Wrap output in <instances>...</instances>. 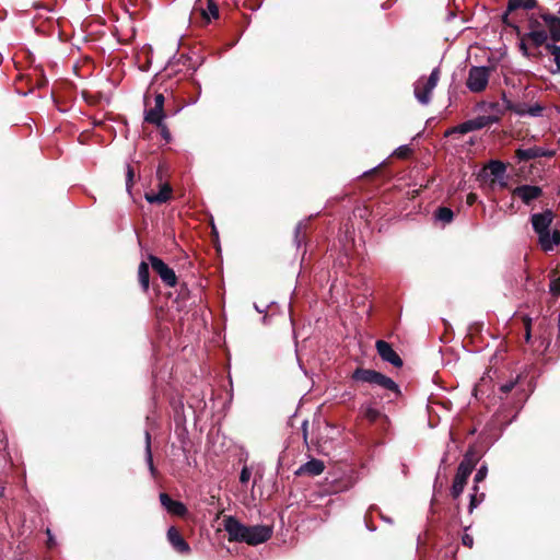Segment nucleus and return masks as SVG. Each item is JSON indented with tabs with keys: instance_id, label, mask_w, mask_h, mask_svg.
I'll return each mask as SVG.
<instances>
[{
	"instance_id": "22",
	"label": "nucleus",
	"mask_w": 560,
	"mask_h": 560,
	"mask_svg": "<svg viewBox=\"0 0 560 560\" xmlns=\"http://www.w3.org/2000/svg\"><path fill=\"white\" fill-rule=\"evenodd\" d=\"M201 15L207 22L219 18V8L214 0H207V8L201 10Z\"/></svg>"
},
{
	"instance_id": "21",
	"label": "nucleus",
	"mask_w": 560,
	"mask_h": 560,
	"mask_svg": "<svg viewBox=\"0 0 560 560\" xmlns=\"http://www.w3.org/2000/svg\"><path fill=\"white\" fill-rule=\"evenodd\" d=\"M145 460L150 470V474L153 478L156 477L158 470L153 465V457L151 452V436L149 432H145Z\"/></svg>"
},
{
	"instance_id": "30",
	"label": "nucleus",
	"mask_w": 560,
	"mask_h": 560,
	"mask_svg": "<svg viewBox=\"0 0 560 560\" xmlns=\"http://www.w3.org/2000/svg\"><path fill=\"white\" fill-rule=\"evenodd\" d=\"M487 474H488V468L486 465H482L476 472L475 475V478H474V481H475V486H474V491H478V483L483 481L485 478L487 477Z\"/></svg>"
},
{
	"instance_id": "7",
	"label": "nucleus",
	"mask_w": 560,
	"mask_h": 560,
	"mask_svg": "<svg viewBox=\"0 0 560 560\" xmlns=\"http://www.w3.org/2000/svg\"><path fill=\"white\" fill-rule=\"evenodd\" d=\"M495 122H497V117L482 115V116H478L474 119L466 120V121L459 124L458 126L454 127L447 133H451V132L467 133L470 131L482 129V128L490 126L492 124H495Z\"/></svg>"
},
{
	"instance_id": "3",
	"label": "nucleus",
	"mask_w": 560,
	"mask_h": 560,
	"mask_svg": "<svg viewBox=\"0 0 560 560\" xmlns=\"http://www.w3.org/2000/svg\"><path fill=\"white\" fill-rule=\"evenodd\" d=\"M440 68H434L429 77H420L413 84V93L417 101L422 105L431 102V95L440 81Z\"/></svg>"
},
{
	"instance_id": "2",
	"label": "nucleus",
	"mask_w": 560,
	"mask_h": 560,
	"mask_svg": "<svg viewBox=\"0 0 560 560\" xmlns=\"http://www.w3.org/2000/svg\"><path fill=\"white\" fill-rule=\"evenodd\" d=\"M351 377L355 382L368 383L381 387L383 389L393 392L396 395L399 394L398 385L390 377L377 371L359 368L354 370Z\"/></svg>"
},
{
	"instance_id": "15",
	"label": "nucleus",
	"mask_w": 560,
	"mask_h": 560,
	"mask_svg": "<svg viewBox=\"0 0 560 560\" xmlns=\"http://www.w3.org/2000/svg\"><path fill=\"white\" fill-rule=\"evenodd\" d=\"M167 539L170 544L180 553H188L190 551L189 545L182 537L175 527H170L167 530Z\"/></svg>"
},
{
	"instance_id": "34",
	"label": "nucleus",
	"mask_w": 560,
	"mask_h": 560,
	"mask_svg": "<svg viewBox=\"0 0 560 560\" xmlns=\"http://www.w3.org/2000/svg\"><path fill=\"white\" fill-rule=\"evenodd\" d=\"M526 39H528V37L526 36V34H524L521 37L520 49H521V51L523 52V55L525 57H529V51H528V48H527V45H526Z\"/></svg>"
},
{
	"instance_id": "26",
	"label": "nucleus",
	"mask_w": 560,
	"mask_h": 560,
	"mask_svg": "<svg viewBox=\"0 0 560 560\" xmlns=\"http://www.w3.org/2000/svg\"><path fill=\"white\" fill-rule=\"evenodd\" d=\"M488 168L491 175H493L497 178H502L506 170L504 163L500 161H490L488 164Z\"/></svg>"
},
{
	"instance_id": "20",
	"label": "nucleus",
	"mask_w": 560,
	"mask_h": 560,
	"mask_svg": "<svg viewBox=\"0 0 560 560\" xmlns=\"http://www.w3.org/2000/svg\"><path fill=\"white\" fill-rule=\"evenodd\" d=\"M479 107L481 110L489 113L488 116L497 117V122L500 120V118L503 115V109H502L501 105L495 102H492V103L483 102L479 105Z\"/></svg>"
},
{
	"instance_id": "19",
	"label": "nucleus",
	"mask_w": 560,
	"mask_h": 560,
	"mask_svg": "<svg viewBox=\"0 0 560 560\" xmlns=\"http://www.w3.org/2000/svg\"><path fill=\"white\" fill-rule=\"evenodd\" d=\"M165 118L164 110L162 107L154 106L153 108L145 112V121L162 126Z\"/></svg>"
},
{
	"instance_id": "37",
	"label": "nucleus",
	"mask_w": 560,
	"mask_h": 560,
	"mask_svg": "<svg viewBox=\"0 0 560 560\" xmlns=\"http://www.w3.org/2000/svg\"><path fill=\"white\" fill-rule=\"evenodd\" d=\"M515 384H516V382H513V381L508 382V383L501 385L500 389L503 393H509V392H511L514 388Z\"/></svg>"
},
{
	"instance_id": "11",
	"label": "nucleus",
	"mask_w": 560,
	"mask_h": 560,
	"mask_svg": "<svg viewBox=\"0 0 560 560\" xmlns=\"http://www.w3.org/2000/svg\"><path fill=\"white\" fill-rule=\"evenodd\" d=\"M376 349L380 354V357L389 363H392L394 366H401L402 360L399 358V355L396 353V351L392 348V346L384 341L378 340L376 342Z\"/></svg>"
},
{
	"instance_id": "41",
	"label": "nucleus",
	"mask_w": 560,
	"mask_h": 560,
	"mask_svg": "<svg viewBox=\"0 0 560 560\" xmlns=\"http://www.w3.org/2000/svg\"><path fill=\"white\" fill-rule=\"evenodd\" d=\"M301 228H302V224H301V223H299V224H298V226H296V229H295V234H296V236L299 235V233H300V231H301Z\"/></svg>"
},
{
	"instance_id": "4",
	"label": "nucleus",
	"mask_w": 560,
	"mask_h": 560,
	"mask_svg": "<svg viewBox=\"0 0 560 560\" xmlns=\"http://www.w3.org/2000/svg\"><path fill=\"white\" fill-rule=\"evenodd\" d=\"M474 463L468 455L460 462L453 481L451 493L454 499H457L464 491L467 480L474 470Z\"/></svg>"
},
{
	"instance_id": "29",
	"label": "nucleus",
	"mask_w": 560,
	"mask_h": 560,
	"mask_svg": "<svg viewBox=\"0 0 560 560\" xmlns=\"http://www.w3.org/2000/svg\"><path fill=\"white\" fill-rule=\"evenodd\" d=\"M546 48L553 56V60H555V62L557 65V69L560 72V46H557V45H553V44H547Z\"/></svg>"
},
{
	"instance_id": "17",
	"label": "nucleus",
	"mask_w": 560,
	"mask_h": 560,
	"mask_svg": "<svg viewBox=\"0 0 560 560\" xmlns=\"http://www.w3.org/2000/svg\"><path fill=\"white\" fill-rule=\"evenodd\" d=\"M172 188L168 184L161 185L160 191L145 194V199L150 203H163L171 198Z\"/></svg>"
},
{
	"instance_id": "39",
	"label": "nucleus",
	"mask_w": 560,
	"mask_h": 560,
	"mask_svg": "<svg viewBox=\"0 0 560 560\" xmlns=\"http://www.w3.org/2000/svg\"><path fill=\"white\" fill-rule=\"evenodd\" d=\"M477 200V196L475 194H469L467 196V203L472 205Z\"/></svg>"
},
{
	"instance_id": "31",
	"label": "nucleus",
	"mask_w": 560,
	"mask_h": 560,
	"mask_svg": "<svg viewBox=\"0 0 560 560\" xmlns=\"http://www.w3.org/2000/svg\"><path fill=\"white\" fill-rule=\"evenodd\" d=\"M483 498H485V494L481 493L480 498L478 499L477 491H475V493H472L470 495V502H469V512L470 513L480 504V502L483 500Z\"/></svg>"
},
{
	"instance_id": "23",
	"label": "nucleus",
	"mask_w": 560,
	"mask_h": 560,
	"mask_svg": "<svg viewBox=\"0 0 560 560\" xmlns=\"http://www.w3.org/2000/svg\"><path fill=\"white\" fill-rule=\"evenodd\" d=\"M537 4L536 0H509L508 9L510 11H514L517 9H533Z\"/></svg>"
},
{
	"instance_id": "38",
	"label": "nucleus",
	"mask_w": 560,
	"mask_h": 560,
	"mask_svg": "<svg viewBox=\"0 0 560 560\" xmlns=\"http://www.w3.org/2000/svg\"><path fill=\"white\" fill-rule=\"evenodd\" d=\"M154 106L156 107H164V96L163 94L159 93L154 97Z\"/></svg>"
},
{
	"instance_id": "35",
	"label": "nucleus",
	"mask_w": 560,
	"mask_h": 560,
	"mask_svg": "<svg viewBox=\"0 0 560 560\" xmlns=\"http://www.w3.org/2000/svg\"><path fill=\"white\" fill-rule=\"evenodd\" d=\"M410 153V148L408 145H401L397 149L396 154L399 158H406Z\"/></svg>"
},
{
	"instance_id": "13",
	"label": "nucleus",
	"mask_w": 560,
	"mask_h": 560,
	"mask_svg": "<svg viewBox=\"0 0 560 560\" xmlns=\"http://www.w3.org/2000/svg\"><path fill=\"white\" fill-rule=\"evenodd\" d=\"M160 502L162 506L172 515L185 516L187 514V508L184 503L173 500L168 494L161 493Z\"/></svg>"
},
{
	"instance_id": "16",
	"label": "nucleus",
	"mask_w": 560,
	"mask_h": 560,
	"mask_svg": "<svg viewBox=\"0 0 560 560\" xmlns=\"http://www.w3.org/2000/svg\"><path fill=\"white\" fill-rule=\"evenodd\" d=\"M324 463L318 459H311L302 465L296 471L298 475L318 476L324 471Z\"/></svg>"
},
{
	"instance_id": "12",
	"label": "nucleus",
	"mask_w": 560,
	"mask_h": 560,
	"mask_svg": "<svg viewBox=\"0 0 560 560\" xmlns=\"http://www.w3.org/2000/svg\"><path fill=\"white\" fill-rule=\"evenodd\" d=\"M508 108L514 112L518 116H530V117H539L542 115L544 106L539 103H535L533 105H527L524 103L518 104H509Z\"/></svg>"
},
{
	"instance_id": "32",
	"label": "nucleus",
	"mask_w": 560,
	"mask_h": 560,
	"mask_svg": "<svg viewBox=\"0 0 560 560\" xmlns=\"http://www.w3.org/2000/svg\"><path fill=\"white\" fill-rule=\"evenodd\" d=\"M252 477V469L248 466H244L241 470L240 481L247 483Z\"/></svg>"
},
{
	"instance_id": "25",
	"label": "nucleus",
	"mask_w": 560,
	"mask_h": 560,
	"mask_svg": "<svg viewBox=\"0 0 560 560\" xmlns=\"http://www.w3.org/2000/svg\"><path fill=\"white\" fill-rule=\"evenodd\" d=\"M526 36L534 43L535 46H541L547 40V33L544 30L530 31L526 34Z\"/></svg>"
},
{
	"instance_id": "9",
	"label": "nucleus",
	"mask_w": 560,
	"mask_h": 560,
	"mask_svg": "<svg viewBox=\"0 0 560 560\" xmlns=\"http://www.w3.org/2000/svg\"><path fill=\"white\" fill-rule=\"evenodd\" d=\"M223 527L229 535L230 541L243 542L246 525L242 524L234 516H225L223 518Z\"/></svg>"
},
{
	"instance_id": "10",
	"label": "nucleus",
	"mask_w": 560,
	"mask_h": 560,
	"mask_svg": "<svg viewBox=\"0 0 560 560\" xmlns=\"http://www.w3.org/2000/svg\"><path fill=\"white\" fill-rule=\"evenodd\" d=\"M515 154H516V159L520 162H523V161L534 160L537 158H551L555 154V151L535 145V147H530L527 149L520 148L516 150Z\"/></svg>"
},
{
	"instance_id": "27",
	"label": "nucleus",
	"mask_w": 560,
	"mask_h": 560,
	"mask_svg": "<svg viewBox=\"0 0 560 560\" xmlns=\"http://www.w3.org/2000/svg\"><path fill=\"white\" fill-rule=\"evenodd\" d=\"M453 217H454L453 211L446 207L439 208L435 213V218L444 223L452 222Z\"/></svg>"
},
{
	"instance_id": "24",
	"label": "nucleus",
	"mask_w": 560,
	"mask_h": 560,
	"mask_svg": "<svg viewBox=\"0 0 560 560\" xmlns=\"http://www.w3.org/2000/svg\"><path fill=\"white\" fill-rule=\"evenodd\" d=\"M139 282L144 291L149 289V266L145 262H141L138 268Z\"/></svg>"
},
{
	"instance_id": "36",
	"label": "nucleus",
	"mask_w": 560,
	"mask_h": 560,
	"mask_svg": "<svg viewBox=\"0 0 560 560\" xmlns=\"http://www.w3.org/2000/svg\"><path fill=\"white\" fill-rule=\"evenodd\" d=\"M462 541H463V545H464V546H467V547H469V548H471V547H472V545H474V538H472L470 535H468V534H465V535L462 537Z\"/></svg>"
},
{
	"instance_id": "40",
	"label": "nucleus",
	"mask_w": 560,
	"mask_h": 560,
	"mask_svg": "<svg viewBox=\"0 0 560 560\" xmlns=\"http://www.w3.org/2000/svg\"><path fill=\"white\" fill-rule=\"evenodd\" d=\"M526 341H529L530 339V328H529V322L526 323Z\"/></svg>"
},
{
	"instance_id": "28",
	"label": "nucleus",
	"mask_w": 560,
	"mask_h": 560,
	"mask_svg": "<svg viewBox=\"0 0 560 560\" xmlns=\"http://www.w3.org/2000/svg\"><path fill=\"white\" fill-rule=\"evenodd\" d=\"M362 415L364 418H366L369 421H376L381 415V412L372 407L371 405H366L364 407H362Z\"/></svg>"
},
{
	"instance_id": "33",
	"label": "nucleus",
	"mask_w": 560,
	"mask_h": 560,
	"mask_svg": "<svg viewBox=\"0 0 560 560\" xmlns=\"http://www.w3.org/2000/svg\"><path fill=\"white\" fill-rule=\"evenodd\" d=\"M133 182V171L130 165L127 166V178H126V188L130 192V188Z\"/></svg>"
},
{
	"instance_id": "14",
	"label": "nucleus",
	"mask_w": 560,
	"mask_h": 560,
	"mask_svg": "<svg viewBox=\"0 0 560 560\" xmlns=\"http://www.w3.org/2000/svg\"><path fill=\"white\" fill-rule=\"evenodd\" d=\"M541 192V188L532 185H522L513 190V195L522 199L526 205L540 197Z\"/></svg>"
},
{
	"instance_id": "1",
	"label": "nucleus",
	"mask_w": 560,
	"mask_h": 560,
	"mask_svg": "<svg viewBox=\"0 0 560 560\" xmlns=\"http://www.w3.org/2000/svg\"><path fill=\"white\" fill-rule=\"evenodd\" d=\"M553 219L555 213L550 209L530 217L533 230L537 234L538 244L544 252H551L560 244V231L558 229L550 231Z\"/></svg>"
},
{
	"instance_id": "18",
	"label": "nucleus",
	"mask_w": 560,
	"mask_h": 560,
	"mask_svg": "<svg viewBox=\"0 0 560 560\" xmlns=\"http://www.w3.org/2000/svg\"><path fill=\"white\" fill-rule=\"evenodd\" d=\"M542 19L545 21L546 26L548 27L551 39L553 42H559L560 40V19L555 15H551V14H544Z\"/></svg>"
},
{
	"instance_id": "5",
	"label": "nucleus",
	"mask_w": 560,
	"mask_h": 560,
	"mask_svg": "<svg viewBox=\"0 0 560 560\" xmlns=\"http://www.w3.org/2000/svg\"><path fill=\"white\" fill-rule=\"evenodd\" d=\"M490 70L487 67H472L468 72L466 85L474 93L482 92L489 82Z\"/></svg>"
},
{
	"instance_id": "8",
	"label": "nucleus",
	"mask_w": 560,
	"mask_h": 560,
	"mask_svg": "<svg viewBox=\"0 0 560 560\" xmlns=\"http://www.w3.org/2000/svg\"><path fill=\"white\" fill-rule=\"evenodd\" d=\"M153 270L160 276L162 281L168 285L174 287L177 282L176 275L162 259L151 255L149 257Z\"/></svg>"
},
{
	"instance_id": "6",
	"label": "nucleus",
	"mask_w": 560,
	"mask_h": 560,
	"mask_svg": "<svg viewBox=\"0 0 560 560\" xmlns=\"http://www.w3.org/2000/svg\"><path fill=\"white\" fill-rule=\"evenodd\" d=\"M272 535V528L266 525L246 526L243 542L256 546L267 541Z\"/></svg>"
}]
</instances>
